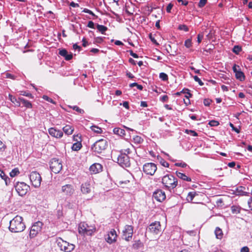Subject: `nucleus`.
<instances>
[{
    "instance_id": "13d9d810",
    "label": "nucleus",
    "mask_w": 252,
    "mask_h": 252,
    "mask_svg": "<svg viewBox=\"0 0 252 252\" xmlns=\"http://www.w3.org/2000/svg\"><path fill=\"white\" fill-rule=\"evenodd\" d=\"M203 37V34H198L197 35V42L198 43H200Z\"/></svg>"
},
{
    "instance_id": "6ab92c4d",
    "label": "nucleus",
    "mask_w": 252,
    "mask_h": 252,
    "mask_svg": "<svg viewBox=\"0 0 252 252\" xmlns=\"http://www.w3.org/2000/svg\"><path fill=\"white\" fill-rule=\"evenodd\" d=\"M81 191L82 193L85 194L90 193L91 191L90 184L88 182L82 184L81 186Z\"/></svg>"
},
{
    "instance_id": "c03bdc74",
    "label": "nucleus",
    "mask_w": 252,
    "mask_h": 252,
    "mask_svg": "<svg viewBox=\"0 0 252 252\" xmlns=\"http://www.w3.org/2000/svg\"><path fill=\"white\" fill-rule=\"evenodd\" d=\"M209 125L212 126H217L219 125V123L218 121L212 120L209 122Z\"/></svg>"
},
{
    "instance_id": "7ed1b4c3",
    "label": "nucleus",
    "mask_w": 252,
    "mask_h": 252,
    "mask_svg": "<svg viewBox=\"0 0 252 252\" xmlns=\"http://www.w3.org/2000/svg\"><path fill=\"white\" fill-rule=\"evenodd\" d=\"M108 146L106 139H101L96 141L91 147L92 150L95 153L100 154L104 151Z\"/></svg>"
},
{
    "instance_id": "c756f323",
    "label": "nucleus",
    "mask_w": 252,
    "mask_h": 252,
    "mask_svg": "<svg viewBox=\"0 0 252 252\" xmlns=\"http://www.w3.org/2000/svg\"><path fill=\"white\" fill-rule=\"evenodd\" d=\"M96 28L102 34H104L105 32L107 30V28L106 27L98 24L97 25Z\"/></svg>"
},
{
    "instance_id": "2f4dec72",
    "label": "nucleus",
    "mask_w": 252,
    "mask_h": 252,
    "mask_svg": "<svg viewBox=\"0 0 252 252\" xmlns=\"http://www.w3.org/2000/svg\"><path fill=\"white\" fill-rule=\"evenodd\" d=\"M82 147L81 143L80 142H76L73 144L72 146V149L73 151H78Z\"/></svg>"
},
{
    "instance_id": "4468645a",
    "label": "nucleus",
    "mask_w": 252,
    "mask_h": 252,
    "mask_svg": "<svg viewBox=\"0 0 252 252\" xmlns=\"http://www.w3.org/2000/svg\"><path fill=\"white\" fill-rule=\"evenodd\" d=\"M117 235L115 230L112 229L107 234L105 240L107 243L112 244L116 241Z\"/></svg>"
},
{
    "instance_id": "c85d7f7f",
    "label": "nucleus",
    "mask_w": 252,
    "mask_h": 252,
    "mask_svg": "<svg viewBox=\"0 0 252 252\" xmlns=\"http://www.w3.org/2000/svg\"><path fill=\"white\" fill-rule=\"evenodd\" d=\"M91 129L92 131L97 134H100L102 132V129L96 126H91Z\"/></svg>"
},
{
    "instance_id": "e433bc0d",
    "label": "nucleus",
    "mask_w": 252,
    "mask_h": 252,
    "mask_svg": "<svg viewBox=\"0 0 252 252\" xmlns=\"http://www.w3.org/2000/svg\"><path fill=\"white\" fill-rule=\"evenodd\" d=\"M159 78L163 81H167L168 80L167 75L163 72H161L159 74Z\"/></svg>"
},
{
    "instance_id": "393cba45",
    "label": "nucleus",
    "mask_w": 252,
    "mask_h": 252,
    "mask_svg": "<svg viewBox=\"0 0 252 252\" xmlns=\"http://www.w3.org/2000/svg\"><path fill=\"white\" fill-rule=\"evenodd\" d=\"M64 132L67 135H70L73 131V129L69 125H66L63 127Z\"/></svg>"
},
{
    "instance_id": "f03ea898",
    "label": "nucleus",
    "mask_w": 252,
    "mask_h": 252,
    "mask_svg": "<svg viewBox=\"0 0 252 252\" xmlns=\"http://www.w3.org/2000/svg\"><path fill=\"white\" fill-rule=\"evenodd\" d=\"M162 183L169 190L175 188L178 185L177 179L172 175L164 176L162 179Z\"/></svg>"
},
{
    "instance_id": "9b49d317",
    "label": "nucleus",
    "mask_w": 252,
    "mask_h": 252,
    "mask_svg": "<svg viewBox=\"0 0 252 252\" xmlns=\"http://www.w3.org/2000/svg\"><path fill=\"white\" fill-rule=\"evenodd\" d=\"M157 169L156 165L154 163H145L143 167V172L150 175H153Z\"/></svg>"
},
{
    "instance_id": "bf43d9fd",
    "label": "nucleus",
    "mask_w": 252,
    "mask_h": 252,
    "mask_svg": "<svg viewBox=\"0 0 252 252\" xmlns=\"http://www.w3.org/2000/svg\"><path fill=\"white\" fill-rule=\"evenodd\" d=\"M175 165L177 166H180L182 167H186L187 165L185 163H176Z\"/></svg>"
},
{
    "instance_id": "5701e85b",
    "label": "nucleus",
    "mask_w": 252,
    "mask_h": 252,
    "mask_svg": "<svg viewBox=\"0 0 252 252\" xmlns=\"http://www.w3.org/2000/svg\"><path fill=\"white\" fill-rule=\"evenodd\" d=\"M176 174L178 178L182 179V180H183L184 181H186L188 182H190L191 181L190 178L188 177L184 173L176 171Z\"/></svg>"
},
{
    "instance_id": "7c9ffc66",
    "label": "nucleus",
    "mask_w": 252,
    "mask_h": 252,
    "mask_svg": "<svg viewBox=\"0 0 252 252\" xmlns=\"http://www.w3.org/2000/svg\"><path fill=\"white\" fill-rule=\"evenodd\" d=\"M133 141L135 144H141L143 142V139L139 136L136 135L133 138Z\"/></svg>"
},
{
    "instance_id": "f3484780",
    "label": "nucleus",
    "mask_w": 252,
    "mask_h": 252,
    "mask_svg": "<svg viewBox=\"0 0 252 252\" xmlns=\"http://www.w3.org/2000/svg\"><path fill=\"white\" fill-rule=\"evenodd\" d=\"M50 135L57 138H60L63 135V132L59 130H57L55 128L51 127L48 129Z\"/></svg>"
},
{
    "instance_id": "774afa93",
    "label": "nucleus",
    "mask_w": 252,
    "mask_h": 252,
    "mask_svg": "<svg viewBox=\"0 0 252 252\" xmlns=\"http://www.w3.org/2000/svg\"><path fill=\"white\" fill-rule=\"evenodd\" d=\"M123 106L125 107L126 108V109H128L129 108V105H128V102L127 101H125L123 103Z\"/></svg>"
},
{
    "instance_id": "4c0bfd02",
    "label": "nucleus",
    "mask_w": 252,
    "mask_h": 252,
    "mask_svg": "<svg viewBox=\"0 0 252 252\" xmlns=\"http://www.w3.org/2000/svg\"><path fill=\"white\" fill-rule=\"evenodd\" d=\"M141 244L140 240L136 241L134 242L132 247L135 249H138L140 247Z\"/></svg>"
},
{
    "instance_id": "8fccbe9b",
    "label": "nucleus",
    "mask_w": 252,
    "mask_h": 252,
    "mask_svg": "<svg viewBox=\"0 0 252 252\" xmlns=\"http://www.w3.org/2000/svg\"><path fill=\"white\" fill-rule=\"evenodd\" d=\"M234 72L236 74L237 72H239L240 70V67L239 65L234 64L232 67Z\"/></svg>"
},
{
    "instance_id": "a18cd8bd",
    "label": "nucleus",
    "mask_w": 252,
    "mask_h": 252,
    "mask_svg": "<svg viewBox=\"0 0 252 252\" xmlns=\"http://www.w3.org/2000/svg\"><path fill=\"white\" fill-rule=\"evenodd\" d=\"M160 162L161 164L164 167H168L169 166V163L162 158H160Z\"/></svg>"
},
{
    "instance_id": "473e14b6",
    "label": "nucleus",
    "mask_w": 252,
    "mask_h": 252,
    "mask_svg": "<svg viewBox=\"0 0 252 252\" xmlns=\"http://www.w3.org/2000/svg\"><path fill=\"white\" fill-rule=\"evenodd\" d=\"M0 176L5 181L6 185H7V181L9 180V178L2 170H0Z\"/></svg>"
},
{
    "instance_id": "58836bf2",
    "label": "nucleus",
    "mask_w": 252,
    "mask_h": 252,
    "mask_svg": "<svg viewBox=\"0 0 252 252\" xmlns=\"http://www.w3.org/2000/svg\"><path fill=\"white\" fill-rule=\"evenodd\" d=\"M241 50V48L239 46H235L233 49V52L238 54Z\"/></svg>"
},
{
    "instance_id": "72a5a7b5",
    "label": "nucleus",
    "mask_w": 252,
    "mask_h": 252,
    "mask_svg": "<svg viewBox=\"0 0 252 252\" xmlns=\"http://www.w3.org/2000/svg\"><path fill=\"white\" fill-rule=\"evenodd\" d=\"M19 173V170L17 168H14L10 172V176L14 177Z\"/></svg>"
},
{
    "instance_id": "dca6fc26",
    "label": "nucleus",
    "mask_w": 252,
    "mask_h": 252,
    "mask_svg": "<svg viewBox=\"0 0 252 252\" xmlns=\"http://www.w3.org/2000/svg\"><path fill=\"white\" fill-rule=\"evenodd\" d=\"M153 197L157 201L162 202L165 199L166 195L164 191L157 190L154 192Z\"/></svg>"
},
{
    "instance_id": "9d476101",
    "label": "nucleus",
    "mask_w": 252,
    "mask_h": 252,
    "mask_svg": "<svg viewBox=\"0 0 252 252\" xmlns=\"http://www.w3.org/2000/svg\"><path fill=\"white\" fill-rule=\"evenodd\" d=\"M42 225V222L38 221L35 222L32 226L30 231V237L31 238H33L37 235V234L41 230Z\"/></svg>"
},
{
    "instance_id": "2eb2a0df",
    "label": "nucleus",
    "mask_w": 252,
    "mask_h": 252,
    "mask_svg": "<svg viewBox=\"0 0 252 252\" xmlns=\"http://www.w3.org/2000/svg\"><path fill=\"white\" fill-rule=\"evenodd\" d=\"M62 192L66 195L71 196L73 194L74 189L72 185L67 184L62 187Z\"/></svg>"
},
{
    "instance_id": "a211bd4d",
    "label": "nucleus",
    "mask_w": 252,
    "mask_h": 252,
    "mask_svg": "<svg viewBox=\"0 0 252 252\" xmlns=\"http://www.w3.org/2000/svg\"><path fill=\"white\" fill-rule=\"evenodd\" d=\"M102 166L99 163H94L90 167V171L94 174H96L102 171Z\"/></svg>"
},
{
    "instance_id": "a878e982",
    "label": "nucleus",
    "mask_w": 252,
    "mask_h": 252,
    "mask_svg": "<svg viewBox=\"0 0 252 252\" xmlns=\"http://www.w3.org/2000/svg\"><path fill=\"white\" fill-rule=\"evenodd\" d=\"M236 78L239 80L241 81H244L245 78V75L243 72H242L241 70L239 72H237L235 74Z\"/></svg>"
},
{
    "instance_id": "e2e57ef3",
    "label": "nucleus",
    "mask_w": 252,
    "mask_h": 252,
    "mask_svg": "<svg viewBox=\"0 0 252 252\" xmlns=\"http://www.w3.org/2000/svg\"><path fill=\"white\" fill-rule=\"evenodd\" d=\"M87 26L89 28L94 29V23L92 21H89L88 23Z\"/></svg>"
},
{
    "instance_id": "412c9836",
    "label": "nucleus",
    "mask_w": 252,
    "mask_h": 252,
    "mask_svg": "<svg viewBox=\"0 0 252 252\" xmlns=\"http://www.w3.org/2000/svg\"><path fill=\"white\" fill-rule=\"evenodd\" d=\"M9 99L16 106H20V100L19 98L17 99L15 96L12 95L11 94H9L8 95Z\"/></svg>"
},
{
    "instance_id": "0eeeda50",
    "label": "nucleus",
    "mask_w": 252,
    "mask_h": 252,
    "mask_svg": "<svg viewBox=\"0 0 252 252\" xmlns=\"http://www.w3.org/2000/svg\"><path fill=\"white\" fill-rule=\"evenodd\" d=\"M30 179L32 185L35 188L40 187L42 178L40 175L36 171H32L30 175Z\"/></svg>"
},
{
    "instance_id": "09e8293b",
    "label": "nucleus",
    "mask_w": 252,
    "mask_h": 252,
    "mask_svg": "<svg viewBox=\"0 0 252 252\" xmlns=\"http://www.w3.org/2000/svg\"><path fill=\"white\" fill-rule=\"evenodd\" d=\"M207 0H200L198 3V6L200 8L203 7L206 3Z\"/></svg>"
},
{
    "instance_id": "49530a36",
    "label": "nucleus",
    "mask_w": 252,
    "mask_h": 252,
    "mask_svg": "<svg viewBox=\"0 0 252 252\" xmlns=\"http://www.w3.org/2000/svg\"><path fill=\"white\" fill-rule=\"evenodd\" d=\"M193 78L194 79V80L198 82V84L200 85V86H203L204 83L202 82V81L198 77V76H193Z\"/></svg>"
},
{
    "instance_id": "c9c22d12",
    "label": "nucleus",
    "mask_w": 252,
    "mask_h": 252,
    "mask_svg": "<svg viewBox=\"0 0 252 252\" xmlns=\"http://www.w3.org/2000/svg\"><path fill=\"white\" fill-rule=\"evenodd\" d=\"M185 133L192 135L193 136H197L198 135L197 133L194 130H189V129H186L185 131Z\"/></svg>"
},
{
    "instance_id": "423d86ee",
    "label": "nucleus",
    "mask_w": 252,
    "mask_h": 252,
    "mask_svg": "<svg viewBox=\"0 0 252 252\" xmlns=\"http://www.w3.org/2000/svg\"><path fill=\"white\" fill-rule=\"evenodd\" d=\"M58 245L62 251L65 252H71L75 248V246L73 244L63 241L61 238L58 240Z\"/></svg>"
},
{
    "instance_id": "aec40b11",
    "label": "nucleus",
    "mask_w": 252,
    "mask_h": 252,
    "mask_svg": "<svg viewBox=\"0 0 252 252\" xmlns=\"http://www.w3.org/2000/svg\"><path fill=\"white\" fill-rule=\"evenodd\" d=\"M59 54L61 56L63 57L66 61L70 60L73 57L72 54H68L67 51L65 49L60 50Z\"/></svg>"
},
{
    "instance_id": "0e129e2a",
    "label": "nucleus",
    "mask_w": 252,
    "mask_h": 252,
    "mask_svg": "<svg viewBox=\"0 0 252 252\" xmlns=\"http://www.w3.org/2000/svg\"><path fill=\"white\" fill-rule=\"evenodd\" d=\"M129 53H130V55L133 58H138V55L136 54V53H133L132 50H130Z\"/></svg>"
},
{
    "instance_id": "680f3d73",
    "label": "nucleus",
    "mask_w": 252,
    "mask_h": 252,
    "mask_svg": "<svg viewBox=\"0 0 252 252\" xmlns=\"http://www.w3.org/2000/svg\"><path fill=\"white\" fill-rule=\"evenodd\" d=\"M204 104L205 106H209L210 104L211 100L209 99H205L204 100Z\"/></svg>"
},
{
    "instance_id": "338daca9",
    "label": "nucleus",
    "mask_w": 252,
    "mask_h": 252,
    "mask_svg": "<svg viewBox=\"0 0 252 252\" xmlns=\"http://www.w3.org/2000/svg\"><path fill=\"white\" fill-rule=\"evenodd\" d=\"M167 99L168 96L166 95H163L160 98V100L163 102L166 101Z\"/></svg>"
},
{
    "instance_id": "37998d69",
    "label": "nucleus",
    "mask_w": 252,
    "mask_h": 252,
    "mask_svg": "<svg viewBox=\"0 0 252 252\" xmlns=\"http://www.w3.org/2000/svg\"><path fill=\"white\" fill-rule=\"evenodd\" d=\"M21 94L24 95V96H28L30 98H33V96L31 93H29L25 92V91L21 92Z\"/></svg>"
},
{
    "instance_id": "f8f14e48",
    "label": "nucleus",
    "mask_w": 252,
    "mask_h": 252,
    "mask_svg": "<svg viewBox=\"0 0 252 252\" xmlns=\"http://www.w3.org/2000/svg\"><path fill=\"white\" fill-rule=\"evenodd\" d=\"M133 227L131 225H126L123 230V237L126 241H129L133 235Z\"/></svg>"
},
{
    "instance_id": "f704fd0d",
    "label": "nucleus",
    "mask_w": 252,
    "mask_h": 252,
    "mask_svg": "<svg viewBox=\"0 0 252 252\" xmlns=\"http://www.w3.org/2000/svg\"><path fill=\"white\" fill-rule=\"evenodd\" d=\"M182 93L186 94V95L185 96L187 99H189L190 97L191 96V94L189 93V90L188 89H184L182 91Z\"/></svg>"
},
{
    "instance_id": "a19ab883",
    "label": "nucleus",
    "mask_w": 252,
    "mask_h": 252,
    "mask_svg": "<svg viewBox=\"0 0 252 252\" xmlns=\"http://www.w3.org/2000/svg\"><path fill=\"white\" fill-rule=\"evenodd\" d=\"M191 40L190 39H188L185 42V46L187 48H189L191 46Z\"/></svg>"
},
{
    "instance_id": "3c124183",
    "label": "nucleus",
    "mask_w": 252,
    "mask_h": 252,
    "mask_svg": "<svg viewBox=\"0 0 252 252\" xmlns=\"http://www.w3.org/2000/svg\"><path fill=\"white\" fill-rule=\"evenodd\" d=\"M73 109L74 110H75L76 111L80 113H82L84 112V110L80 109V108H79L78 106H74L72 107Z\"/></svg>"
},
{
    "instance_id": "79ce46f5",
    "label": "nucleus",
    "mask_w": 252,
    "mask_h": 252,
    "mask_svg": "<svg viewBox=\"0 0 252 252\" xmlns=\"http://www.w3.org/2000/svg\"><path fill=\"white\" fill-rule=\"evenodd\" d=\"M42 98L44 100H46V101H47L48 102H51L52 103H53V104H55V102L52 99H51V98L49 97L47 95H43L42 96Z\"/></svg>"
},
{
    "instance_id": "f257e3e1",
    "label": "nucleus",
    "mask_w": 252,
    "mask_h": 252,
    "mask_svg": "<svg viewBox=\"0 0 252 252\" xmlns=\"http://www.w3.org/2000/svg\"><path fill=\"white\" fill-rule=\"evenodd\" d=\"M26 228L22 217L16 216L9 222V229L11 232L18 233L23 231Z\"/></svg>"
},
{
    "instance_id": "ddd939ff",
    "label": "nucleus",
    "mask_w": 252,
    "mask_h": 252,
    "mask_svg": "<svg viewBox=\"0 0 252 252\" xmlns=\"http://www.w3.org/2000/svg\"><path fill=\"white\" fill-rule=\"evenodd\" d=\"M160 224L159 221L152 223L149 226L148 231L154 234H158L160 231Z\"/></svg>"
},
{
    "instance_id": "cd10ccee",
    "label": "nucleus",
    "mask_w": 252,
    "mask_h": 252,
    "mask_svg": "<svg viewBox=\"0 0 252 252\" xmlns=\"http://www.w3.org/2000/svg\"><path fill=\"white\" fill-rule=\"evenodd\" d=\"M19 100L27 108H31L32 107V103L28 100H27L23 98H19Z\"/></svg>"
},
{
    "instance_id": "4d7b16f0",
    "label": "nucleus",
    "mask_w": 252,
    "mask_h": 252,
    "mask_svg": "<svg viewBox=\"0 0 252 252\" xmlns=\"http://www.w3.org/2000/svg\"><path fill=\"white\" fill-rule=\"evenodd\" d=\"M248 204L249 208L252 210V197L250 198L248 200Z\"/></svg>"
},
{
    "instance_id": "69168bd1",
    "label": "nucleus",
    "mask_w": 252,
    "mask_h": 252,
    "mask_svg": "<svg viewBox=\"0 0 252 252\" xmlns=\"http://www.w3.org/2000/svg\"><path fill=\"white\" fill-rule=\"evenodd\" d=\"M73 48L74 49L76 50L78 49L79 51H80L81 47L79 46H78L76 44H74L73 45Z\"/></svg>"
},
{
    "instance_id": "6e6d98bb",
    "label": "nucleus",
    "mask_w": 252,
    "mask_h": 252,
    "mask_svg": "<svg viewBox=\"0 0 252 252\" xmlns=\"http://www.w3.org/2000/svg\"><path fill=\"white\" fill-rule=\"evenodd\" d=\"M229 125L232 127L233 130L235 131L237 133L240 132V130L237 128L235 127L232 123H230Z\"/></svg>"
},
{
    "instance_id": "20e7f679",
    "label": "nucleus",
    "mask_w": 252,
    "mask_h": 252,
    "mask_svg": "<svg viewBox=\"0 0 252 252\" xmlns=\"http://www.w3.org/2000/svg\"><path fill=\"white\" fill-rule=\"evenodd\" d=\"M95 227L92 225H89L85 222H81L78 226V232L83 235H92L95 231Z\"/></svg>"
},
{
    "instance_id": "39448f33",
    "label": "nucleus",
    "mask_w": 252,
    "mask_h": 252,
    "mask_svg": "<svg viewBox=\"0 0 252 252\" xmlns=\"http://www.w3.org/2000/svg\"><path fill=\"white\" fill-rule=\"evenodd\" d=\"M117 162L121 166L129 167L130 165V160L129 157L126 154V153H121L116 158ZM115 161V159H113Z\"/></svg>"
},
{
    "instance_id": "6e6552de",
    "label": "nucleus",
    "mask_w": 252,
    "mask_h": 252,
    "mask_svg": "<svg viewBox=\"0 0 252 252\" xmlns=\"http://www.w3.org/2000/svg\"><path fill=\"white\" fill-rule=\"evenodd\" d=\"M15 188L18 194L23 196L27 193L30 187L24 182H18L15 186Z\"/></svg>"
},
{
    "instance_id": "1a4fd4ad",
    "label": "nucleus",
    "mask_w": 252,
    "mask_h": 252,
    "mask_svg": "<svg viewBox=\"0 0 252 252\" xmlns=\"http://www.w3.org/2000/svg\"><path fill=\"white\" fill-rule=\"evenodd\" d=\"M50 167L52 172L58 173L63 167L62 162L59 159L53 158L50 161Z\"/></svg>"
},
{
    "instance_id": "de8ad7c7",
    "label": "nucleus",
    "mask_w": 252,
    "mask_h": 252,
    "mask_svg": "<svg viewBox=\"0 0 252 252\" xmlns=\"http://www.w3.org/2000/svg\"><path fill=\"white\" fill-rule=\"evenodd\" d=\"M242 188H243V187H240L239 189H237V192L238 193L237 194H238V195H239V194L247 195L248 194L247 192L242 191Z\"/></svg>"
},
{
    "instance_id": "5fc2aeb1",
    "label": "nucleus",
    "mask_w": 252,
    "mask_h": 252,
    "mask_svg": "<svg viewBox=\"0 0 252 252\" xmlns=\"http://www.w3.org/2000/svg\"><path fill=\"white\" fill-rule=\"evenodd\" d=\"M103 41V38L97 37L94 39V42L97 43H101Z\"/></svg>"
},
{
    "instance_id": "603ef678",
    "label": "nucleus",
    "mask_w": 252,
    "mask_h": 252,
    "mask_svg": "<svg viewBox=\"0 0 252 252\" xmlns=\"http://www.w3.org/2000/svg\"><path fill=\"white\" fill-rule=\"evenodd\" d=\"M5 148L6 146L5 144H3L2 142L0 140V152L4 151Z\"/></svg>"
},
{
    "instance_id": "052dcab7",
    "label": "nucleus",
    "mask_w": 252,
    "mask_h": 252,
    "mask_svg": "<svg viewBox=\"0 0 252 252\" xmlns=\"http://www.w3.org/2000/svg\"><path fill=\"white\" fill-rule=\"evenodd\" d=\"M241 252H249V249L248 247H243L241 248Z\"/></svg>"
},
{
    "instance_id": "864d4df0",
    "label": "nucleus",
    "mask_w": 252,
    "mask_h": 252,
    "mask_svg": "<svg viewBox=\"0 0 252 252\" xmlns=\"http://www.w3.org/2000/svg\"><path fill=\"white\" fill-rule=\"evenodd\" d=\"M173 6V4H172L171 3H170L169 4H168L166 7V11L168 13H170L171 10Z\"/></svg>"
},
{
    "instance_id": "bb28decb",
    "label": "nucleus",
    "mask_w": 252,
    "mask_h": 252,
    "mask_svg": "<svg viewBox=\"0 0 252 252\" xmlns=\"http://www.w3.org/2000/svg\"><path fill=\"white\" fill-rule=\"evenodd\" d=\"M197 195L196 192H189L187 197V200L188 202H192L194 197Z\"/></svg>"
},
{
    "instance_id": "4be33fe9",
    "label": "nucleus",
    "mask_w": 252,
    "mask_h": 252,
    "mask_svg": "<svg viewBox=\"0 0 252 252\" xmlns=\"http://www.w3.org/2000/svg\"><path fill=\"white\" fill-rule=\"evenodd\" d=\"M113 132L114 134L122 137H123L126 135L125 130L119 127L114 128L113 129Z\"/></svg>"
},
{
    "instance_id": "ea45409f",
    "label": "nucleus",
    "mask_w": 252,
    "mask_h": 252,
    "mask_svg": "<svg viewBox=\"0 0 252 252\" xmlns=\"http://www.w3.org/2000/svg\"><path fill=\"white\" fill-rule=\"evenodd\" d=\"M178 29L180 30H184L185 32L189 31L188 27L185 25H180L179 26Z\"/></svg>"
},
{
    "instance_id": "b1692460",
    "label": "nucleus",
    "mask_w": 252,
    "mask_h": 252,
    "mask_svg": "<svg viewBox=\"0 0 252 252\" xmlns=\"http://www.w3.org/2000/svg\"><path fill=\"white\" fill-rule=\"evenodd\" d=\"M215 233L217 239H221L222 238L223 234L222 230L220 227H216L215 231Z\"/></svg>"
}]
</instances>
